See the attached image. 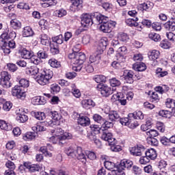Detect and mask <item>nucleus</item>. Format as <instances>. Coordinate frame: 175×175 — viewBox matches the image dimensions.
Here are the masks:
<instances>
[{
  "label": "nucleus",
  "mask_w": 175,
  "mask_h": 175,
  "mask_svg": "<svg viewBox=\"0 0 175 175\" xmlns=\"http://www.w3.org/2000/svg\"><path fill=\"white\" fill-rule=\"evenodd\" d=\"M51 53L53 55H55L57 54H59V48L58 47V44L57 43H51L49 44Z\"/></svg>",
  "instance_id": "obj_32"
},
{
  "label": "nucleus",
  "mask_w": 175,
  "mask_h": 175,
  "mask_svg": "<svg viewBox=\"0 0 175 175\" xmlns=\"http://www.w3.org/2000/svg\"><path fill=\"white\" fill-rule=\"evenodd\" d=\"M77 159H79V161H81L82 163L85 165V163H87V157H85V154H84V152L83 151V149H81V147H77V150L75 151V157Z\"/></svg>",
  "instance_id": "obj_12"
},
{
  "label": "nucleus",
  "mask_w": 175,
  "mask_h": 175,
  "mask_svg": "<svg viewBox=\"0 0 175 175\" xmlns=\"http://www.w3.org/2000/svg\"><path fill=\"white\" fill-rule=\"evenodd\" d=\"M85 154L88 158L91 161H95V159H96V154H95V152L91 151H86Z\"/></svg>",
  "instance_id": "obj_60"
},
{
  "label": "nucleus",
  "mask_w": 175,
  "mask_h": 175,
  "mask_svg": "<svg viewBox=\"0 0 175 175\" xmlns=\"http://www.w3.org/2000/svg\"><path fill=\"white\" fill-rule=\"evenodd\" d=\"M149 38L154 40V42H158L161 40V36L157 33H149Z\"/></svg>",
  "instance_id": "obj_51"
},
{
  "label": "nucleus",
  "mask_w": 175,
  "mask_h": 175,
  "mask_svg": "<svg viewBox=\"0 0 175 175\" xmlns=\"http://www.w3.org/2000/svg\"><path fill=\"white\" fill-rule=\"evenodd\" d=\"M65 152L68 157H71V158H76V151H75L73 148L69 147L66 148Z\"/></svg>",
  "instance_id": "obj_40"
},
{
  "label": "nucleus",
  "mask_w": 175,
  "mask_h": 175,
  "mask_svg": "<svg viewBox=\"0 0 175 175\" xmlns=\"http://www.w3.org/2000/svg\"><path fill=\"white\" fill-rule=\"evenodd\" d=\"M146 135L149 136V137H157V136L159 135V133H158L157 130L151 129L146 132Z\"/></svg>",
  "instance_id": "obj_58"
},
{
  "label": "nucleus",
  "mask_w": 175,
  "mask_h": 175,
  "mask_svg": "<svg viewBox=\"0 0 175 175\" xmlns=\"http://www.w3.org/2000/svg\"><path fill=\"white\" fill-rule=\"evenodd\" d=\"M75 53H70L68 58L72 59V62L74 64L73 70L75 72H80L81 68L84 69V66H82L85 61V55L83 53H77L75 49H73Z\"/></svg>",
  "instance_id": "obj_2"
},
{
  "label": "nucleus",
  "mask_w": 175,
  "mask_h": 175,
  "mask_svg": "<svg viewBox=\"0 0 175 175\" xmlns=\"http://www.w3.org/2000/svg\"><path fill=\"white\" fill-rule=\"evenodd\" d=\"M108 118L112 122L120 120V113L117 111H111L108 113Z\"/></svg>",
  "instance_id": "obj_22"
},
{
  "label": "nucleus",
  "mask_w": 175,
  "mask_h": 175,
  "mask_svg": "<svg viewBox=\"0 0 175 175\" xmlns=\"http://www.w3.org/2000/svg\"><path fill=\"white\" fill-rule=\"evenodd\" d=\"M133 69L136 70V72H144L147 69L146 64L142 63H135L133 65Z\"/></svg>",
  "instance_id": "obj_21"
},
{
  "label": "nucleus",
  "mask_w": 175,
  "mask_h": 175,
  "mask_svg": "<svg viewBox=\"0 0 175 175\" xmlns=\"http://www.w3.org/2000/svg\"><path fill=\"white\" fill-rule=\"evenodd\" d=\"M136 21H139L138 18H128L126 20L125 23L129 27H137L139 25V23H137Z\"/></svg>",
  "instance_id": "obj_33"
},
{
  "label": "nucleus",
  "mask_w": 175,
  "mask_h": 175,
  "mask_svg": "<svg viewBox=\"0 0 175 175\" xmlns=\"http://www.w3.org/2000/svg\"><path fill=\"white\" fill-rule=\"evenodd\" d=\"M24 166L25 167H26V169H28L31 173H35V172H40V170H42V167H40V165L36 164L31 165L28 163H25Z\"/></svg>",
  "instance_id": "obj_18"
},
{
  "label": "nucleus",
  "mask_w": 175,
  "mask_h": 175,
  "mask_svg": "<svg viewBox=\"0 0 175 175\" xmlns=\"http://www.w3.org/2000/svg\"><path fill=\"white\" fill-rule=\"evenodd\" d=\"M41 44H43V46H49L51 43L50 41V38H49V36L46 34H42L40 37Z\"/></svg>",
  "instance_id": "obj_35"
},
{
  "label": "nucleus",
  "mask_w": 175,
  "mask_h": 175,
  "mask_svg": "<svg viewBox=\"0 0 175 175\" xmlns=\"http://www.w3.org/2000/svg\"><path fill=\"white\" fill-rule=\"evenodd\" d=\"M36 136H38V133L29 132L25 134L23 138L25 142H29V140H33Z\"/></svg>",
  "instance_id": "obj_28"
},
{
  "label": "nucleus",
  "mask_w": 175,
  "mask_h": 175,
  "mask_svg": "<svg viewBox=\"0 0 175 175\" xmlns=\"http://www.w3.org/2000/svg\"><path fill=\"white\" fill-rule=\"evenodd\" d=\"M55 14L59 17H64V16L68 14V12H66L65 9L61 8L60 10L55 11Z\"/></svg>",
  "instance_id": "obj_57"
},
{
  "label": "nucleus",
  "mask_w": 175,
  "mask_h": 175,
  "mask_svg": "<svg viewBox=\"0 0 175 175\" xmlns=\"http://www.w3.org/2000/svg\"><path fill=\"white\" fill-rule=\"evenodd\" d=\"M49 116L51 117V118L53 120L48 122V124L49 125V126H55V125L59 124V122L58 121H59V120H61V118H62L61 114L58 113V112L55 111H51Z\"/></svg>",
  "instance_id": "obj_8"
},
{
  "label": "nucleus",
  "mask_w": 175,
  "mask_h": 175,
  "mask_svg": "<svg viewBox=\"0 0 175 175\" xmlns=\"http://www.w3.org/2000/svg\"><path fill=\"white\" fill-rule=\"evenodd\" d=\"M148 144L150 146H154V147H157L159 144V142L157 140V139L154 137H149L147 138Z\"/></svg>",
  "instance_id": "obj_54"
},
{
  "label": "nucleus",
  "mask_w": 175,
  "mask_h": 175,
  "mask_svg": "<svg viewBox=\"0 0 175 175\" xmlns=\"http://www.w3.org/2000/svg\"><path fill=\"white\" fill-rule=\"evenodd\" d=\"M96 83H100L106 81V77L104 75H96L94 78Z\"/></svg>",
  "instance_id": "obj_59"
},
{
  "label": "nucleus",
  "mask_w": 175,
  "mask_h": 175,
  "mask_svg": "<svg viewBox=\"0 0 175 175\" xmlns=\"http://www.w3.org/2000/svg\"><path fill=\"white\" fill-rule=\"evenodd\" d=\"M25 110L23 111V109H21V112L16 111V120L18 122L24 124V122H27V121H28V116L25 115Z\"/></svg>",
  "instance_id": "obj_14"
},
{
  "label": "nucleus",
  "mask_w": 175,
  "mask_h": 175,
  "mask_svg": "<svg viewBox=\"0 0 175 175\" xmlns=\"http://www.w3.org/2000/svg\"><path fill=\"white\" fill-rule=\"evenodd\" d=\"M111 66L115 68V69H122L125 67V63H124V62H120L114 61L112 62Z\"/></svg>",
  "instance_id": "obj_39"
},
{
  "label": "nucleus",
  "mask_w": 175,
  "mask_h": 175,
  "mask_svg": "<svg viewBox=\"0 0 175 175\" xmlns=\"http://www.w3.org/2000/svg\"><path fill=\"white\" fill-rule=\"evenodd\" d=\"M126 72L124 78L129 84H132V83H133V76H135V72L132 70H126Z\"/></svg>",
  "instance_id": "obj_29"
},
{
  "label": "nucleus",
  "mask_w": 175,
  "mask_h": 175,
  "mask_svg": "<svg viewBox=\"0 0 175 175\" xmlns=\"http://www.w3.org/2000/svg\"><path fill=\"white\" fill-rule=\"evenodd\" d=\"M144 154L148 157L149 159L154 160L157 159V151L154 148L148 149L146 151L144 150Z\"/></svg>",
  "instance_id": "obj_23"
},
{
  "label": "nucleus",
  "mask_w": 175,
  "mask_h": 175,
  "mask_svg": "<svg viewBox=\"0 0 175 175\" xmlns=\"http://www.w3.org/2000/svg\"><path fill=\"white\" fill-rule=\"evenodd\" d=\"M54 72L51 70H44L43 72L36 77V81L40 85H46L50 80L53 79Z\"/></svg>",
  "instance_id": "obj_4"
},
{
  "label": "nucleus",
  "mask_w": 175,
  "mask_h": 175,
  "mask_svg": "<svg viewBox=\"0 0 175 175\" xmlns=\"http://www.w3.org/2000/svg\"><path fill=\"white\" fill-rule=\"evenodd\" d=\"M107 46V41H106L105 39H101L98 44L96 46V51L98 54H103V51L106 50V47Z\"/></svg>",
  "instance_id": "obj_16"
},
{
  "label": "nucleus",
  "mask_w": 175,
  "mask_h": 175,
  "mask_svg": "<svg viewBox=\"0 0 175 175\" xmlns=\"http://www.w3.org/2000/svg\"><path fill=\"white\" fill-rule=\"evenodd\" d=\"M12 75L7 71H3L1 73L0 84L3 88H10L12 87V82L10 81Z\"/></svg>",
  "instance_id": "obj_6"
},
{
  "label": "nucleus",
  "mask_w": 175,
  "mask_h": 175,
  "mask_svg": "<svg viewBox=\"0 0 175 175\" xmlns=\"http://www.w3.org/2000/svg\"><path fill=\"white\" fill-rule=\"evenodd\" d=\"M144 146L140 145L131 148L130 152L135 157H142L144 154Z\"/></svg>",
  "instance_id": "obj_11"
},
{
  "label": "nucleus",
  "mask_w": 175,
  "mask_h": 175,
  "mask_svg": "<svg viewBox=\"0 0 175 175\" xmlns=\"http://www.w3.org/2000/svg\"><path fill=\"white\" fill-rule=\"evenodd\" d=\"M10 39L9 30H6L0 36V47H6Z\"/></svg>",
  "instance_id": "obj_13"
},
{
  "label": "nucleus",
  "mask_w": 175,
  "mask_h": 175,
  "mask_svg": "<svg viewBox=\"0 0 175 175\" xmlns=\"http://www.w3.org/2000/svg\"><path fill=\"white\" fill-rule=\"evenodd\" d=\"M21 55L25 59H30V62L34 64V65H39L40 64V59H38V56L33 55V53L25 49L21 51Z\"/></svg>",
  "instance_id": "obj_5"
},
{
  "label": "nucleus",
  "mask_w": 175,
  "mask_h": 175,
  "mask_svg": "<svg viewBox=\"0 0 175 175\" xmlns=\"http://www.w3.org/2000/svg\"><path fill=\"white\" fill-rule=\"evenodd\" d=\"M20 87L21 88H28L29 87V81L25 79H21L19 81Z\"/></svg>",
  "instance_id": "obj_50"
},
{
  "label": "nucleus",
  "mask_w": 175,
  "mask_h": 175,
  "mask_svg": "<svg viewBox=\"0 0 175 175\" xmlns=\"http://www.w3.org/2000/svg\"><path fill=\"white\" fill-rule=\"evenodd\" d=\"M49 64L51 68H61V63L55 59H49Z\"/></svg>",
  "instance_id": "obj_44"
},
{
  "label": "nucleus",
  "mask_w": 175,
  "mask_h": 175,
  "mask_svg": "<svg viewBox=\"0 0 175 175\" xmlns=\"http://www.w3.org/2000/svg\"><path fill=\"white\" fill-rule=\"evenodd\" d=\"M132 165H133L132 161L123 159L120 161L118 166L122 168V170H124V169H130V167H132Z\"/></svg>",
  "instance_id": "obj_20"
},
{
  "label": "nucleus",
  "mask_w": 175,
  "mask_h": 175,
  "mask_svg": "<svg viewBox=\"0 0 175 175\" xmlns=\"http://www.w3.org/2000/svg\"><path fill=\"white\" fill-rule=\"evenodd\" d=\"M43 97H35L32 99L33 103L34 105H43V103H46V101H42Z\"/></svg>",
  "instance_id": "obj_62"
},
{
  "label": "nucleus",
  "mask_w": 175,
  "mask_h": 175,
  "mask_svg": "<svg viewBox=\"0 0 175 175\" xmlns=\"http://www.w3.org/2000/svg\"><path fill=\"white\" fill-rule=\"evenodd\" d=\"M32 130L34 131L36 133H38V132H43L46 131V128L41 124H37L32 127Z\"/></svg>",
  "instance_id": "obj_53"
},
{
  "label": "nucleus",
  "mask_w": 175,
  "mask_h": 175,
  "mask_svg": "<svg viewBox=\"0 0 175 175\" xmlns=\"http://www.w3.org/2000/svg\"><path fill=\"white\" fill-rule=\"evenodd\" d=\"M83 69L85 70L88 73H92L94 72V64L88 63L86 64L83 65Z\"/></svg>",
  "instance_id": "obj_48"
},
{
  "label": "nucleus",
  "mask_w": 175,
  "mask_h": 175,
  "mask_svg": "<svg viewBox=\"0 0 175 175\" xmlns=\"http://www.w3.org/2000/svg\"><path fill=\"white\" fill-rule=\"evenodd\" d=\"M39 73V68L35 66H31L30 68H26V74L29 75V76H35Z\"/></svg>",
  "instance_id": "obj_24"
},
{
  "label": "nucleus",
  "mask_w": 175,
  "mask_h": 175,
  "mask_svg": "<svg viewBox=\"0 0 175 175\" xmlns=\"http://www.w3.org/2000/svg\"><path fill=\"white\" fill-rule=\"evenodd\" d=\"M172 44L167 40H163L160 43V47L162 49H170Z\"/></svg>",
  "instance_id": "obj_63"
},
{
  "label": "nucleus",
  "mask_w": 175,
  "mask_h": 175,
  "mask_svg": "<svg viewBox=\"0 0 175 175\" xmlns=\"http://www.w3.org/2000/svg\"><path fill=\"white\" fill-rule=\"evenodd\" d=\"M90 129H91L92 133H95L96 135H99V133L100 132V131H102L103 132L104 131L103 129H102L101 127H100L96 124L90 125Z\"/></svg>",
  "instance_id": "obj_38"
},
{
  "label": "nucleus",
  "mask_w": 175,
  "mask_h": 175,
  "mask_svg": "<svg viewBox=\"0 0 175 175\" xmlns=\"http://www.w3.org/2000/svg\"><path fill=\"white\" fill-rule=\"evenodd\" d=\"M37 55H38L37 58L38 59H40H40H46V58L49 57V55H47V53H46L44 50L39 51L37 53Z\"/></svg>",
  "instance_id": "obj_42"
},
{
  "label": "nucleus",
  "mask_w": 175,
  "mask_h": 175,
  "mask_svg": "<svg viewBox=\"0 0 175 175\" xmlns=\"http://www.w3.org/2000/svg\"><path fill=\"white\" fill-rule=\"evenodd\" d=\"M149 59L151 61H157L159 57V52L157 50H153L148 53Z\"/></svg>",
  "instance_id": "obj_34"
},
{
  "label": "nucleus",
  "mask_w": 175,
  "mask_h": 175,
  "mask_svg": "<svg viewBox=\"0 0 175 175\" xmlns=\"http://www.w3.org/2000/svg\"><path fill=\"white\" fill-rule=\"evenodd\" d=\"M96 13L85 14L82 16L81 24L83 27H91L94 24V18H96Z\"/></svg>",
  "instance_id": "obj_7"
},
{
  "label": "nucleus",
  "mask_w": 175,
  "mask_h": 175,
  "mask_svg": "<svg viewBox=\"0 0 175 175\" xmlns=\"http://www.w3.org/2000/svg\"><path fill=\"white\" fill-rule=\"evenodd\" d=\"M93 120L98 124H105V119L98 113H96L93 116Z\"/></svg>",
  "instance_id": "obj_47"
},
{
  "label": "nucleus",
  "mask_w": 175,
  "mask_h": 175,
  "mask_svg": "<svg viewBox=\"0 0 175 175\" xmlns=\"http://www.w3.org/2000/svg\"><path fill=\"white\" fill-rule=\"evenodd\" d=\"M90 118L87 116H80L78 119V124L82 126H88V125H90Z\"/></svg>",
  "instance_id": "obj_25"
},
{
  "label": "nucleus",
  "mask_w": 175,
  "mask_h": 175,
  "mask_svg": "<svg viewBox=\"0 0 175 175\" xmlns=\"http://www.w3.org/2000/svg\"><path fill=\"white\" fill-rule=\"evenodd\" d=\"M111 146V150L113 152H120L121 151V146L116 144V139L113 143L109 144Z\"/></svg>",
  "instance_id": "obj_45"
},
{
  "label": "nucleus",
  "mask_w": 175,
  "mask_h": 175,
  "mask_svg": "<svg viewBox=\"0 0 175 175\" xmlns=\"http://www.w3.org/2000/svg\"><path fill=\"white\" fill-rule=\"evenodd\" d=\"M129 117L134 118L135 120H144V114L141 111H137L133 113H129Z\"/></svg>",
  "instance_id": "obj_27"
},
{
  "label": "nucleus",
  "mask_w": 175,
  "mask_h": 175,
  "mask_svg": "<svg viewBox=\"0 0 175 175\" xmlns=\"http://www.w3.org/2000/svg\"><path fill=\"white\" fill-rule=\"evenodd\" d=\"M137 126H139V123L136 121V119L131 118V122L129 125V128H131V129H135Z\"/></svg>",
  "instance_id": "obj_56"
},
{
  "label": "nucleus",
  "mask_w": 175,
  "mask_h": 175,
  "mask_svg": "<svg viewBox=\"0 0 175 175\" xmlns=\"http://www.w3.org/2000/svg\"><path fill=\"white\" fill-rule=\"evenodd\" d=\"M60 91H61V88L59 87V85H58V84L55 83L51 85V94H58V92H59Z\"/></svg>",
  "instance_id": "obj_46"
},
{
  "label": "nucleus",
  "mask_w": 175,
  "mask_h": 175,
  "mask_svg": "<svg viewBox=\"0 0 175 175\" xmlns=\"http://www.w3.org/2000/svg\"><path fill=\"white\" fill-rule=\"evenodd\" d=\"M101 139L107 142L109 144L113 143V142H116V138L113 137V134L107 131H103Z\"/></svg>",
  "instance_id": "obj_17"
},
{
  "label": "nucleus",
  "mask_w": 175,
  "mask_h": 175,
  "mask_svg": "<svg viewBox=\"0 0 175 175\" xmlns=\"http://www.w3.org/2000/svg\"><path fill=\"white\" fill-rule=\"evenodd\" d=\"M109 83L111 87H120L121 85V81L116 78L110 79Z\"/></svg>",
  "instance_id": "obj_52"
},
{
  "label": "nucleus",
  "mask_w": 175,
  "mask_h": 175,
  "mask_svg": "<svg viewBox=\"0 0 175 175\" xmlns=\"http://www.w3.org/2000/svg\"><path fill=\"white\" fill-rule=\"evenodd\" d=\"M164 27L167 31H175V22L168 21L164 24Z\"/></svg>",
  "instance_id": "obj_37"
},
{
  "label": "nucleus",
  "mask_w": 175,
  "mask_h": 175,
  "mask_svg": "<svg viewBox=\"0 0 175 175\" xmlns=\"http://www.w3.org/2000/svg\"><path fill=\"white\" fill-rule=\"evenodd\" d=\"M34 117L35 118H36V120H38L39 121H43V120L46 119V115L44 114V112H34Z\"/></svg>",
  "instance_id": "obj_43"
},
{
  "label": "nucleus",
  "mask_w": 175,
  "mask_h": 175,
  "mask_svg": "<svg viewBox=\"0 0 175 175\" xmlns=\"http://www.w3.org/2000/svg\"><path fill=\"white\" fill-rule=\"evenodd\" d=\"M156 125H157V128L158 131H159L162 133H163V132H165V124H163V122H157Z\"/></svg>",
  "instance_id": "obj_64"
},
{
  "label": "nucleus",
  "mask_w": 175,
  "mask_h": 175,
  "mask_svg": "<svg viewBox=\"0 0 175 175\" xmlns=\"http://www.w3.org/2000/svg\"><path fill=\"white\" fill-rule=\"evenodd\" d=\"M81 105L83 109L88 110L90 109H92V107H95V106H96V103H95L92 99L89 98L83 100L81 101Z\"/></svg>",
  "instance_id": "obj_15"
},
{
  "label": "nucleus",
  "mask_w": 175,
  "mask_h": 175,
  "mask_svg": "<svg viewBox=\"0 0 175 175\" xmlns=\"http://www.w3.org/2000/svg\"><path fill=\"white\" fill-rule=\"evenodd\" d=\"M131 117H129V115H128L127 118H120V122L122 124V125H125L126 126H129L131 125Z\"/></svg>",
  "instance_id": "obj_41"
},
{
  "label": "nucleus",
  "mask_w": 175,
  "mask_h": 175,
  "mask_svg": "<svg viewBox=\"0 0 175 175\" xmlns=\"http://www.w3.org/2000/svg\"><path fill=\"white\" fill-rule=\"evenodd\" d=\"M96 20L100 24L99 29L105 33L111 32V27H116V22L109 21V17L105 16L98 12H96Z\"/></svg>",
  "instance_id": "obj_3"
},
{
  "label": "nucleus",
  "mask_w": 175,
  "mask_h": 175,
  "mask_svg": "<svg viewBox=\"0 0 175 175\" xmlns=\"http://www.w3.org/2000/svg\"><path fill=\"white\" fill-rule=\"evenodd\" d=\"M23 35L25 38H29V36H32L33 35V31L30 27L27 26L23 29Z\"/></svg>",
  "instance_id": "obj_36"
},
{
  "label": "nucleus",
  "mask_w": 175,
  "mask_h": 175,
  "mask_svg": "<svg viewBox=\"0 0 175 175\" xmlns=\"http://www.w3.org/2000/svg\"><path fill=\"white\" fill-rule=\"evenodd\" d=\"M72 5L70 6V10L73 11L72 8H74L75 10H80L83 8V0H70Z\"/></svg>",
  "instance_id": "obj_19"
},
{
  "label": "nucleus",
  "mask_w": 175,
  "mask_h": 175,
  "mask_svg": "<svg viewBox=\"0 0 175 175\" xmlns=\"http://www.w3.org/2000/svg\"><path fill=\"white\" fill-rule=\"evenodd\" d=\"M10 25L13 29H21V22L17 19H12L10 21Z\"/></svg>",
  "instance_id": "obj_31"
},
{
  "label": "nucleus",
  "mask_w": 175,
  "mask_h": 175,
  "mask_svg": "<svg viewBox=\"0 0 175 175\" xmlns=\"http://www.w3.org/2000/svg\"><path fill=\"white\" fill-rule=\"evenodd\" d=\"M100 61V54L96 53V55H92L90 57V64H93V65H98Z\"/></svg>",
  "instance_id": "obj_26"
},
{
  "label": "nucleus",
  "mask_w": 175,
  "mask_h": 175,
  "mask_svg": "<svg viewBox=\"0 0 175 175\" xmlns=\"http://www.w3.org/2000/svg\"><path fill=\"white\" fill-rule=\"evenodd\" d=\"M51 133H55V135L49 138L50 142H52L53 144L58 143L59 146H64L66 143V140L72 139V134L64 133L62 129L59 127L51 130Z\"/></svg>",
  "instance_id": "obj_1"
},
{
  "label": "nucleus",
  "mask_w": 175,
  "mask_h": 175,
  "mask_svg": "<svg viewBox=\"0 0 175 175\" xmlns=\"http://www.w3.org/2000/svg\"><path fill=\"white\" fill-rule=\"evenodd\" d=\"M137 9L138 10H141V12H144V10L147 12L148 9H151V4L150 3V2L139 4L137 5Z\"/></svg>",
  "instance_id": "obj_30"
},
{
  "label": "nucleus",
  "mask_w": 175,
  "mask_h": 175,
  "mask_svg": "<svg viewBox=\"0 0 175 175\" xmlns=\"http://www.w3.org/2000/svg\"><path fill=\"white\" fill-rule=\"evenodd\" d=\"M98 90L100 92L101 95L107 98V96H110L111 94H113V89L109 87L107 85H98Z\"/></svg>",
  "instance_id": "obj_10"
},
{
  "label": "nucleus",
  "mask_w": 175,
  "mask_h": 175,
  "mask_svg": "<svg viewBox=\"0 0 175 175\" xmlns=\"http://www.w3.org/2000/svg\"><path fill=\"white\" fill-rule=\"evenodd\" d=\"M53 43H56V44H62L64 42L62 35H59L57 36L52 38Z\"/></svg>",
  "instance_id": "obj_49"
},
{
  "label": "nucleus",
  "mask_w": 175,
  "mask_h": 175,
  "mask_svg": "<svg viewBox=\"0 0 175 175\" xmlns=\"http://www.w3.org/2000/svg\"><path fill=\"white\" fill-rule=\"evenodd\" d=\"M111 174L113 175H125V172H124V170H122V167H118L117 170H111Z\"/></svg>",
  "instance_id": "obj_55"
},
{
  "label": "nucleus",
  "mask_w": 175,
  "mask_h": 175,
  "mask_svg": "<svg viewBox=\"0 0 175 175\" xmlns=\"http://www.w3.org/2000/svg\"><path fill=\"white\" fill-rule=\"evenodd\" d=\"M12 94L13 96H16L18 99H24L27 94L24 89L18 85H15L12 90Z\"/></svg>",
  "instance_id": "obj_9"
},
{
  "label": "nucleus",
  "mask_w": 175,
  "mask_h": 175,
  "mask_svg": "<svg viewBox=\"0 0 175 175\" xmlns=\"http://www.w3.org/2000/svg\"><path fill=\"white\" fill-rule=\"evenodd\" d=\"M102 126L104 128L105 131L106 129H109L110 128H113L114 124H113V122H109V121H105L104 123H102Z\"/></svg>",
  "instance_id": "obj_61"
}]
</instances>
